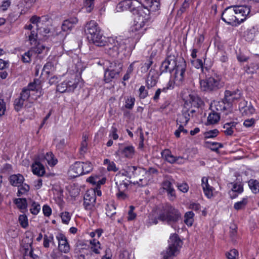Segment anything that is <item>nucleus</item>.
I'll list each match as a JSON object with an SVG mask.
<instances>
[{"label": "nucleus", "mask_w": 259, "mask_h": 259, "mask_svg": "<svg viewBox=\"0 0 259 259\" xmlns=\"http://www.w3.org/2000/svg\"><path fill=\"white\" fill-rule=\"evenodd\" d=\"M117 8L118 11L129 10L137 15L132 30L140 34L146 29L143 27L150 19V13L159 9L160 2L159 0H124L118 4Z\"/></svg>", "instance_id": "nucleus-1"}, {"label": "nucleus", "mask_w": 259, "mask_h": 259, "mask_svg": "<svg viewBox=\"0 0 259 259\" xmlns=\"http://www.w3.org/2000/svg\"><path fill=\"white\" fill-rule=\"evenodd\" d=\"M132 41V39L130 38L124 39L120 37L106 38L104 39L105 44L102 46L105 47V51L109 55L115 57L119 52L130 48Z\"/></svg>", "instance_id": "nucleus-2"}, {"label": "nucleus", "mask_w": 259, "mask_h": 259, "mask_svg": "<svg viewBox=\"0 0 259 259\" xmlns=\"http://www.w3.org/2000/svg\"><path fill=\"white\" fill-rule=\"evenodd\" d=\"M125 173V176L130 179L134 180L133 183L134 185L137 184L139 186L144 187L148 184V179L147 177L148 172L144 168L129 166L126 168Z\"/></svg>", "instance_id": "nucleus-3"}, {"label": "nucleus", "mask_w": 259, "mask_h": 259, "mask_svg": "<svg viewBox=\"0 0 259 259\" xmlns=\"http://www.w3.org/2000/svg\"><path fill=\"white\" fill-rule=\"evenodd\" d=\"M84 31L88 38L97 46L102 47L104 45L106 37L103 35L101 29L95 21L88 22L84 27Z\"/></svg>", "instance_id": "nucleus-4"}, {"label": "nucleus", "mask_w": 259, "mask_h": 259, "mask_svg": "<svg viewBox=\"0 0 259 259\" xmlns=\"http://www.w3.org/2000/svg\"><path fill=\"white\" fill-rule=\"evenodd\" d=\"M37 85L35 81L29 83L27 86L22 89L19 96L16 98L13 103L15 111L19 112L23 108L24 102L28 101L33 94V92H38Z\"/></svg>", "instance_id": "nucleus-5"}, {"label": "nucleus", "mask_w": 259, "mask_h": 259, "mask_svg": "<svg viewBox=\"0 0 259 259\" xmlns=\"http://www.w3.org/2000/svg\"><path fill=\"white\" fill-rule=\"evenodd\" d=\"M181 217V213L178 209L171 205H166L159 212L158 219L172 227L174 224L179 221Z\"/></svg>", "instance_id": "nucleus-6"}, {"label": "nucleus", "mask_w": 259, "mask_h": 259, "mask_svg": "<svg viewBox=\"0 0 259 259\" xmlns=\"http://www.w3.org/2000/svg\"><path fill=\"white\" fill-rule=\"evenodd\" d=\"M186 63L184 59L180 60L171 73L168 83H171L172 89L175 85L180 86L184 83L186 77Z\"/></svg>", "instance_id": "nucleus-7"}, {"label": "nucleus", "mask_w": 259, "mask_h": 259, "mask_svg": "<svg viewBox=\"0 0 259 259\" xmlns=\"http://www.w3.org/2000/svg\"><path fill=\"white\" fill-rule=\"evenodd\" d=\"M201 90L204 92L216 91L223 87L220 77L218 75L207 77L200 80Z\"/></svg>", "instance_id": "nucleus-8"}, {"label": "nucleus", "mask_w": 259, "mask_h": 259, "mask_svg": "<svg viewBox=\"0 0 259 259\" xmlns=\"http://www.w3.org/2000/svg\"><path fill=\"white\" fill-rule=\"evenodd\" d=\"M168 243V248L162 253V259H171L176 255L182 244V241L176 234L170 236Z\"/></svg>", "instance_id": "nucleus-9"}, {"label": "nucleus", "mask_w": 259, "mask_h": 259, "mask_svg": "<svg viewBox=\"0 0 259 259\" xmlns=\"http://www.w3.org/2000/svg\"><path fill=\"white\" fill-rule=\"evenodd\" d=\"M222 19L226 23L230 25L240 24L233 6L227 8L225 10L222 15Z\"/></svg>", "instance_id": "nucleus-10"}, {"label": "nucleus", "mask_w": 259, "mask_h": 259, "mask_svg": "<svg viewBox=\"0 0 259 259\" xmlns=\"http://www.w3.org/2000/svg\"><path fill=\"white\" fill-rule=\"evenodd\" d=\"M210 108L212 111L223 113V116H227L232 112V109L229 107L224 99L220 101H214L210 105Z\"/></svg>", "instance_id": "nucleus-11"}, {"label": "nucleus", "mask_w": 259, "mask_h": 259, "mask_svg": "<svg viewBox=\"0 0 259 259\" xmlns=\"http://www.w3.org/2000/svg\"><path fill=\"white\" fill-rule=\"evenodd\" d=\"M83 206L85 209L93 211L95 208L96 200V192L94 190L87 191L84 196Z\"/></svg>", "instance_id": "nucleus-12"}, {"label": "nucleus", "mask_w": 259, "mask_h": 259, "mask_svg": "<svg viewBox=\"0 0 259 259\" xmlns=\"http://www.w3.org/2000/svg\"><path fill=\"white\" fill-rule=\"evenodd\" d=\"M135 147L131 145H127L125 143L118 144V149L116 153L127 158H132L135 154Z\"/></svg>", "instance_id": "nucleus-13"}, {"label": "nucleus", "mask_w": 259, "mask_h": 259, "mask_svg": "<svg viewBox=\"0 0 259 259\" xmlns=\"http://www.w3.org/2000/svg\"><path fill=\"white\" fill-rule=\"evenodd\" d=\"M233 7L240 23L243 22L250 13V8L245 5H234Z\"/></svg>", "instance_id": "nucleus-14"}, {"label": "nucleus", "mask_w": 259, "mask_h": 259, "mask_svg": "<svg viewBox=\"0 0 259 259\" xmlns=\"http://www.w3.org/2000/svg\"><path fill=\"white\" fill-rule=\"evenodd\" d=\"M241 97L240 92L237 90L234 91L226 90L225 92L224 100L229 107L231 108L232 103L238 100Z\"/></svg>", "instance_id": "nucleus-15"}, {"label": "nucleus", "mask_w": 259, "mask_h": 259, "mask_svg": "<svg viewBox=\"0 0 259 259\" xmlns=\"http://www.w3.org/2000/svg\"><path fill=\"white\" fill-rule=\"evenodd\" d=\"M178 62L175 59H170L169 57H167L161 63L160 67L161 73L169 72L171 74Z\"/></svg>", "instance_id": "nucleus-16"}, {"label": "nucleus", "mask_w": 259, "mask_h": 259, "mask_svg": "<svg viewBox=\"0 0 259 259\" xmlns=\"http://www.w3.org/2000/svg\"><path fill=\"white\" fill-rule=\"evenodd\" d=\"M58 241V249L61 252L67 253L70 251V246L67 241V238L63 234H59L56 236Z\"/></svg>", "instance_id": "nucleus-17"}, {"label": "nucleus", "mask_w": 259, "mask_h": 259, "mask_svg": "<svg viewBox=\"0 0 259 259\" xmlns=\"http://www.w3.org/2000/svg\"><path fill=\"white\" fill-rule=\"evenodd\" d=\"M161 154L162 158L164 160L166 161L167 162L171 164H173L176 162L180 163V162H178V160L180 159H182L183 158L182 157L180 156H175L171 154V151L168 149H165L162 151V152H161Z\"/></svg>", "instance_id": "nucleus-18"}, {"label": "nucleus", "mask_w": 259, "mask_h": 259, "mask_svg": "<svg viewBox=\"0 0 259 259\" xmlns=\"http://www.w3.org/2000/svg\"><path fill=\"white\" fill-rule=\"evenodd\" d=\"M69 171L71 176L73 177L84 175V172H83L80 161L75 162L71 166Z\"/></svg>", "instance_id": "nucleus-19"}, {"label": "nucleus", "mask_w": 259, "mask_h": 259, "mask_svg": "<svg viewBox=\"0 0 259 259\" xmlns=\"http://www.w3.org/2000/svg\"><path fill=\"white\" fill-rule=\"evenodd\" d=\"M201 186L205 195L210 198L213 195V188L208 184V179L206 177H203L201 180Z\"/></svg>", "instance_id": "nucleus-20"}, {"label": "nucleus", "mask_w": 259, "mask_h": 259, "mask_svg": "<svg viewBox=\"0 0 259 259\" xmlns=\"http://www.w3.org/2000/svg\"><path fill=\"white\" fill-rule=\"evenodd\" d=\"M9 180L11 185L19 187L20 185L23 183L24 178L21 174H18L10 176Z\"/></svg>", "instance_id": "nucleus-21"}, {"label": "nucleus", "mask_w": 259, "mask_h": 259, "mask_svg": "<svg viewBox=\"0 0 259 259\" xmlns=\"http://www.w3.org/2000/svg\"><path fill=\"white\" fill-rule=\"evenodd\" d=\"M31 169L33 174L38 177L43 176L45 172V168L42 163L33 162L31 165Z\"/></svg>", "instance_id": "nucleus-22"}, {"label": "nucleus", "mask_w": 259, "mask_h": 259, "mask_svg": "<svg viewBox=\"0 0 259 259\" xmlns=\"http://www.w3.org/2000/svg\"><path fill=\"white\" fill-rule=\"evenodd\" d=\"M34 46L32 47L30 50L32 51L33 54H40L44 53H47L49 50V48L46 47L45 45L37 42V44Z\"/></svg>", "instance_id": "nucleus-23"}, {"label": "nucleus", "mask_w": 259, "mask_h": 259, "mask_svg": "<svg viewBox=\"0 0 259 259\" xmlns=\"http://www.w3.org/2000/svg\"><path fill=\"white\" fill-rule=\"evenodd\" d=\"M220 119V113L211 110L207 117L206 125L216 124L219 121Z\"/></svg>", "instance_id": "nucleus-24"}, {"label": "nucleus", "mask_w": 259, "mask_h": 259, "mask_svg": "<svg viewBox=\"0 0 259 259\" xmlns=\"http://www.w3.org/2000/svg\"><path fill=\"white\" fill-rule=\"evenodd\" d=\"M189 101L191 106L197 108H199L203 104V101L196 94H193L189 95Z\"/></svg>", "instance_id": "nucleus-25"}, {"label": "nucleus", "mask_w": 259, "mask_h": 259, "mask_svg": "<svg viewBox=\"0 0 259 259\" xmlns=\"http://www.w3.org/2000/svg\"><path fill=\"white\" fill-rule=\"evenodd\" d=\"M158 80V76L157 73H151V71L149 74L146 80V86L148 89L155 86Z\"/></svg>", "instance_id": "nucleus-26"}, {"label": "nucleus", "mask_w": 259, "mask_h": 259, "mask_svg": "<svg viewBox=\"0 0 259 259\" xmlns=\"http://www.w3.org/2000/svg\"><path fill=\"white\" fill-rule=\"evenodd\" d=\"M237 123L236 122H230L226 123L223 126L224 133L226 135L231 136L233 135Z\"/></svg>", "instance_id": "nucleus-27"}, {"label": "nucleus", "mask_w": 259, "mask_h": 259, "mask_svg": "<svg viewBox=\"0 0 259 259\" xmlns=\"http://www.w3.org/2000/svg\"><path fill=\"white\" fill-rule=\"evenodd\" d=\"M116 71L111 70L110 69L107 68L104 73V80L106 83L110 82L112 79L115 78L119 75L118 73V70L116 69Z\"/></svg>", "instance_id": "nucleus-28"}, {"label": "nucleus", "mask_w": 259, "mask_h": 259, "mask_svg": "<svg viewBox=\"0 0 259 259\" xmlns=\"http://www.w3.org/2000/svg\"><path fill=\"white\" fill-rule=\"evenodd\" d=\"M172 90V85L171 83H167L165 87H163L162 89H158L153 97V100L154 101H157L159 99V96L161 92L166 93L168 90Z\"/></svg>", "instance_id": "nucleus-29"}, {"label": "nucleus", "mask_w": 259, "mask_h": 259, "mask_svg": "<svg viewBox=\"0 0 259 259\" xmlns=\"http://www.w3.org/2000/svg\"><path fill=\"white\" fill-rule=\"evenodd\" d=\"M191 117V114L189 112V110H188L187 108L184 109L183 110L182 115L180 117L179 119L177 120V123L179 124V122H180L181 123L186 125L187 124Z\"/></svg>", "instance_id": "nucleus-30"}, {"label": "nucleus", "mask_w": 259, "mask_h": 259, "mask_svg": "<svg viewBox=\"0 0 259 259\" xmlns=\"http://www.w3.org/2000/svg\"><path fill=\"white\" fill-rule=\"evenodd\" d=\"M248 186L254 194L259 192V182L256 180L250 179L248 182Z\"/></svg>", "instance_id": "nucleus-31"}, {"label": "nucleus", "mask_w": 259, "mask_h": 259, "mask_svg": "<svg viewBox=\"0 0 259 259\" xmlns=\"http://www.w3.org/2000/svg\"><path fill=\"white\" fill-rule=\"evenodd\" d=\"M248 197H244L242 198L241 201L235 203L234 204V208L236 210L244 209L248 202Z\"/></svg>", "instance_id": "nucleus-32"}, {"label": "nucleus", "mask_w": 259, "mask_h": 259, "mask_svg": "<svg viewBox=\"0 0 259 259\" xmlns=\"http://www.w3.org/2000/svg\"><path fill=\"white\" fill-rule=\"evenodd\" d=\"M83 172L84 175L91 172L93 169V164L90 161L80 162Z\"/></svg>", "instance_id": "nucleus-33"}, {"label": "nucleus", "mask_w": 259, "mask_h": 259, "mask_svg": "<svg viewBox=\"0 0 259 259\" xmlns=\"http://www.w3.org/2000/svg\"><path fill=\"white\" fill-rule=\"evenodd\" d=\"M14 202L20 209H25L27 208V203L26 198H16Z\"/></svg>", "instance_id": "nucleus-34"}, {"label": "nucleus", "mask_w": 259, "mask_h": 259, "mask_svg": "<svg viewBox=\"0 0 259 259\" xmlns=\"http://www.w3.org/2000/svg\"><path fill=\"white\" fill-rule=\"evenodd\" d=\"M29 186L26 183L23 184V183L22 184L20 185L19 187H18V190L17 193V196L20 197L26 194L29 191Z\"/></svg>", "instance_id": "nucleus-35"}, {"label": "nucleus", "mask_w": 259, "mask_h": 259, "mask_svg": "<svg viewBox=\"0 0 259 259\" xmlns=\"http://www.w3.org/2000/svg\"><path fill=\"white\" fill-rule=\"evenodd\" d=\"M47 161L48 164L53 166L57 163V160L54 158V156L52 152H48L45 155V161Z\"/></svg>", "instance_id": "nucleus-36"}, {"label": "nucleus", "mask_w": 259, "mask_h": 259, "mask_svg": "<svg viewBox=\"0 0 259 259\" xmlns=\"http://www.w3.org/2000/svg\"><path fill=\"white\" fill-rule=\"evenodd\" d=\"M194 213L192 211L187 212L184 215V222L188 226H191L193 224Z\"/></svg>", "instance_id": "nucleus-37"}, {"label": "nucleus", "mask_w": 259, "mask_h": 259, "mask_svg": "<svg viewBox=\"0 0 259 259\" xmlns=\"http://www.w3.org/2000/svg\"><path fill=\"white\" fill-rule=\"evenodd\" d=\"M78 79L74 78L71 80H66L68 87V92H73L77 87Z\"/></svg>", "instance_id": "nucleus-38"}, {"label": "nucleus", "mask_w": 259, "mask_h": 259, "mask_svg": "<svg viewBox=\"0 0 259 259\" xmlns=\"http://www.w3.org/2000/svg\"><path fill=\"white\" fill-rule=\"evenodd\" d=\"M123 65L118 62H112L110 63V65L107 68L111 70L116 71V69L118 70V73H119L122 70Z\"/></svg>", "instance_id": "nucleus-39"}, {"label": "nucleus", "mask_w": 259, "mask_h": 259, "mask_svg": "<svg viewBox=\"0 0 259 259\" xmlns=\"http://www.w3.org/2000/svg\"><path fill=\"white\" fill-rule=\"evenodd\" d=\"M95 0H84L83 7L85 9L86 11L90 13L94 7Z\"/></svg>", "instance_id": "nucleus-40"}, {"label": "nucleus", "mask_w": 259, "mask_h": 259, "mask_svg": "<svg viewBox=\"0 0 259 259\" xmlns=\"http://www.w3.org/2000/svg\"><path fill=\"white\" fill-rule=\"evenodd\" d=\"M54 70V66L52 62H47L44 66L42 72L49 75L52 71Z\"/></svg>", "instance_id": "nucleus-41"}, {"label": "nucleus", "mask_w": 259, "mask_h": 259, "mask_svg": "<svg viewBox=\"0 0 259 259\" xmlns=\"http://www.w3.org/2000/svg\"><path fill=\"white\" fill-rule=\"evenodd\" d=\"M37 33L34 31H31L28 35V40L31 45H35L37 42Z\"/></svg>", "instance_id": "nucleus-42"}, {"label": "nucleus", "mask_w": 259, "mask_h": 259, "mask_svg": "<svg viewBox=\"0 0 259 259\" xmlns=\"http://www.w3.org/2000/svg\"><path fill=\"white\" fill-rule=\"evenodd\" d=\"M40 210V205L36 202H32L30 208L31 213L34 215H36L39 212Z\"/></svg>", "instance_id": "nucleus-43"}, {"label": "nucleus", "mask_w": 259, "mask_h": 259, "mask_svg": "<svg viewBox=\"0 0 259 259\" xmlns=\"http://www.w3.org/2000/svg\"><path fill=\"white\" fill-rule=\"evenodd\" d=\"M19 222L23 228H26L28 226L27 217L26 215L22 214L19 217Z\"/></svg>", "instance_id": "nucleus-44"}, {"label": "nucleus", "mask_w": 259, "mask_h": 259, "mask_svg": "<svg viewBox=\"0 0 259 259\" xmlns=\"http://www.w3.org/2000/svg\"><path fill=\"white\" fill-rule=\"evenodd\" d=\"M219 133V132L217 129L210 130L204 133V137L206 139L213 138L216 137Z\"/></svg>", "instance_id": "nucleus-45"}, {"label": "nucleus", "mask_w": 259, "mask_h": 259, "mask_svg": "<svg viewBox=\"0 0 259 259\" xmlns=\"http://www.w3.org/2000/svg\"><path fill=\"white\" fill-rule=\"evenodd\" d=\"M33 55V54L32 53V51L29 50L22 56V61L24 63H29L31 61V58Z\"/></svg>", "instance_id": "nucleus-46"}, {"label": "nucleus", "mask_w": 259, "mask_h": 259, "mask_svg": "<svg viewBox=\"0 0 259 259\" xmlns=\"http://www.w3.org/2000/svg\"><path fill=\"white\" fill-rule=\"evenodd\" d=\"M68 87L66 80L59 84L57 87V91L60 93L68 92Z\"/></svg>", "instance_id": "nucleus-47"}, {"label": "nucleus", "mask_w": 259, "mask_h": 259, "mask_svg": "<svg viewBox=\"0 0 259 259\" xmlns=\"http://www.w3.org/2000/svg\"><path fill=\"white\" fill-rule=\"evenodd\" d=\"M92 244V249L96 253H99V249L100 248V244L98 241L93 239L91 241Z\"/></svg>", "instance_id": "nucleus-48"}, {"label": "nucleus", "mask_w": 259, "mask_h": 259, "mask_svg": "<svg viewBox=\"0 0 259 259\" xmlns=\"http://www.w3.org/2000/svg\"><path fill=\"white\" fill-rule=\"evenodd\" d=\"M54 240V237L52 235L48 236L47 235H45L44 237V242L43 245L45 248H48L50 246V243L53 242Z\"/></svg>", "instance_id": "nucleus-49"}, {"label": "nucleus", "mask_w": 259, "mask_h": 259, "mask_svg": "<svg viewBox=\"0 0 259 259\" xmlns=\"http://www.w3.org/2000/svg\"><path fill=\"white\" fill-rule=\"evenodd\" d=\"M246 71L248 73H253L258 68V65L256 63H251L249 65H246Z\"/></svg>", "instance_id": "nucleus-50"}, {"label": "nucleus", "mask_w": 259, "mask_h": 259, "mask_svg": "<svg viewBox=\"0 0 259 259\" xmlns=\"http://www.w3.org/2000/svg\"><path fill=\"white\" fill-rule=\"evenodd\" d=\"M61 218L64 224H68L70 220L71 216L68 212L65 211L61 213Z\"/></svg>", "instance_id": "nucleus-51"}, {"label": "nucleus", "mask_w": 259, "mask_h": 259, "mask_svg": "<svg viewBox=\"0 0 259 259\" xmlns=\"http://www.w3.org/2000/svg\"><path fill=\"white\" fill-rule=\"evenodd\" d=\"M135 102V98L130 97L125 101V107L127 109H132L134 106Z\"/></svg>", "instance_id": "nucleus-52"}, {"label": "nucleus", "mask_w": 259, "mask_h": 259, "mask_svg": "<svg viewBox=\"0 0 259 259\" xmlns=\"http://www.w3.org/2000/svg\"><path fill=\"white\" fill-rule=\"evenodd\" d=\"M32 241H31L29 243H28L27 244L26 246H25V252L27 253V251L29 250V248H30V249L29 251V255L33 258L35 259L37 257V256L36 255L33 254V250L32 248Z\"/></svg>", "instance_id": "nucleus-53"}, {"label": "nucleus", "mask_w": 259, "mask_h": 259, "mask_svg": "<svg viewBox=\"0 0 259 259\" xmlns=\"http://www.w3.org/2000/svg\"><path fill=\"white\" fill-rule=\"evenodd\" d=\"M128 185L129 183L128 181H127V182L122 181L118 185V191L125 192L127 190Z\"/></svg>", "instance_id": "nucleus-54"}, {"label": "nucleus", "mask_w": 259, "mask_h": 259, "mask_svg": "<svg viewBox=\"0 0 259 259\" xmlns=\"http://www.w3.org/2000/svg\"><path fill=\"white\" fill-rule=\"evenodd\" d=\"M231 190L238 194H241L243 191V185L241 184L235 183L233 184Z\"/></svg>", "instance_id": "nucleus-55"}, {"label": "nucleus", "mask_w": 259, "mask_h": 259, "mask_svg": "<svg viewBox=\"0 0 259 259\" xmlns=\"http://www.w3.org/2000/svg\"><path fill=\"white\" fill-rule=\"evenodd\" d=\"M192 64L196 68H201L203 71V61L201 59H197L191 61Z\"/></svg>", "instance_id": "nucleus-56"}, {"label": "nucleus", "mask_w": 259, "mask_h": 259, "mask_svg": "<svg viewBox=\"0 0 259 259\" xmlns=\"http://www.w3.org/2000/svg\"><path fill=\"white\" fill-rule=\"evenodd\" d=\"M238 255V251L235 249H233L226 253V257L227 259H237L236 256Z\"/></svg>", "instance_id": "nucleus-57"}, {"label": "nucleus", "mask_w": 259, "mask_h": 259, "mask_svg": "<svg viewBox=\"0 0 259 259\" xmlns=\"http://www.w3.org/2000/svg\"><path fill=\"white\" fill-rule=\"evenodd\" d=\"M152 59L151 57H150L147 62L144 63V64L141 67L142 71L144 72H147L152 65Z\"/></svg>", "instance_id": "nucleus-58"}, {"label": "nucleus", "mask_w": 259, "mask_h": 259, "mask_svg": "<svg viewBox=\"0 0 259 259\" xmlns=\"http://www.w3.org/2000/svg\"><path fill=\"white\" fill-rule=\"evenodd\" d=\"M72 27L73 26L71 24L70 21L66 20L64 21L61 26L62 30L63 31H67L70 30Z\"/></svg>", "instance_id": "nucleus-59"}, {"label": "nucleus", "mask_w": 259, "mask_h": 259, "mask_svg": "<svg viewBox=\"0 0 259 259\" xmlns=\"http://www.w3.org/2000/svg\"><path fill=\"white\" fill-rule=\"evenodd\" d=\"M117 128L114 126V124L111 127V133L109 135L110 137H111L113 140H116L118 138V135L117 134Z\"/></svg>", "instance_id": "nucleus-60"}, {"label": "nucleus", "mask_w": 259, "mask_h": 259, "mask_svg": "<svg viewBox=\"0 0 259 259\" xmlns=\"http://www.w3.org/2000/svg\"><path fill=\"white\" fill-rule=\"evenodd\" d=\"M209 147L210 148L214 151H217L219 148L223 147V144L217 142H210Z\"/></svg>", "instance_id": "nucleus-61"}, {"label": "nucleus", "mask_w": 259, "mask_h": 259, "mask_svg": "<svg viewBox=\"0 0 259 259\" xmlns=\"http://www.w3.org/2000/svg\"><path fill=\"white\" fill-rule=\"evenodd\" d=\"M178 189L183 193H186L188 191L189 186L186 183H178L177 185Z\"/></svg>", "instance_id": "nucleus-62"}, {"label": "nucleus", "mask_w": 259, "mask_h": 259, "mask_svg": "<svg viewBox=\"0 0 259 259\" xmlns=\"http://www.w3.org/2000/svg\"><path fill=\"white\" fill-rule=\"evenodd\" d=\"M139 97L141 99H144L148 96V92L145 90V87L143 85L141 86L139 89Z\"/></svg>", "instance_id": "nucleus-63"}, {"label": "nucleus", "mask_w": 259, "mask_h": 259, "mask_svg": "<svg viewBox=\"0 0 259 259\" xmlns=\"http://www.w3.org/2000/svg\"><path fill=\"white\" fill-rule=\"evenodd\" d=\"M134 207L132 205L130 206V210L128 212L127 220L132 221L135 219L136 214L134 212Z\"/></svg>", "instance_id": "nucleus-64"}]
</instances>
